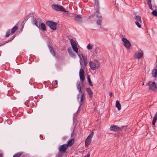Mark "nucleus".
I'll return each mask as SVG.
<instances>
[{"instance_id": "obj_50", "label": "nucleus", "mask_w": 157, "mask_h": 157, "mask_svg": "<svg viewBox=\"0 0 157 157\" xmlns=\"http://www.w3.org/2000/svg\"><path fill=\"white\" fill-rule=\"evenodd\" d=\"M116 1H115V4H116Z\"/></svg>"}, {"instance_id": "obj_16", "label": "nucleus", "mask_w": 157, "mask_h": 157, "mask_svg": "<svg viewBox=\"0 0 157 157\" xmlns=\"http://www.w3.org/2000/svg\"><path fill=\"white\" fill-rule=\"evenodd\" d=\"M152 74L153 77H156L157 76V69H153L152 71Z\"/></svg>"}, {"instance_id": "obj_13", "label": "nucleus", "mask_w": 157, "mask_h": 157, "mask_svg": "<svg viewBox=\"0 0 157 157\" xmlns=\"http://www.w3.org/2000/svg\"><path fill=\"white\" fill-rule=\"evenodd\" d=\"M81 82L79 81L77 82L76 83L77 88L80 92H81V88L83 86Z\"/></svg>"}, {"instance_id": "obj_30", "label": "nucleus", "mask_w": 157, "mask_h": 157, "mask_svg": "<svg viewBox=\"0 0 157 157\" xmlns=\"http://www.w3.org/2000/svg\"><path fill=\"white\" fill-rule=\"evenodd\" d=\"M10 34V29H9L7 30V31L6 32V37H8Z\"/></svg>"}, {"instance_id": "obj_20", "label": "nucleus", "mask_w": 157, "mask_h": 157, "mask_svg": "<svg viewBox=\"0 0 157 157\" xmlns=\"http://www.w3.org/2000/svg\"><path fill=\"white\" fill-rule=\"evenodd\" d=\"M143 56L141 52H138L135 55V56L138 59L140 58Z\"/></svg>"}, {"instance_id": "obj_53", "label": "nucleus", "mask_w": 157, "mask_h": 157, "mask_svg": "<svg viewBox=\"0 0 157 157\" xmlns=\"http://www.w3.org/2000/svg\"><path fill=\"white\" fill-rule=\"evenodd\" d=\"M156 67H157V65H156Z\"/></svg>"}, {"instance_id": "obj_52", "label": "nucleus", "mask_w": 157, "mask_h": 157, "mask_svg": "<svg viewBox=\"0 0 157 157\" xmlns=\"http://www.w3.org/2000/svg\"><path fill=\"white\" fill-rule=\"evenodd\" d=\"M123 127H124V126H122V127H121V128H123Z\"/></svg>"}, {"instance_id": "obj_26", "label": "nucleus", "mask_w": 157, "mask_h": 157, "mask_svg": "<svg viewBox=\"0 0 157 157\" xmlns=\"http://www.w3.org/2000/svg\"><path fill=\"white\" fill-rule=\"evenodd\" d=\"M68 51L69 54L71 56H73V53L71 48H69L68 49Z\"/></svg>"}, {"instance_id": "obj_42", "label": "nucleus", "mask_w": 157, "mask_h": 157, "mask_svg": "<svg viewBox=\"0 0 157 157\" xmlns=\"http://www.w3.org/2000/svg\"><path fill=\"white\" fill-rule=\"evenodd\" d=\"M84 61V63L85 65L86 66V64H87V61H86V60H85V61Z\"/></svg>"}, {"instance_id": "obj_36", "label": "nucleus", "mask_w": 157, "mask_h": 157, "mask_svg": "<svg viewBox=\"0 0 157 157\" xmlns=\"http://www.w3.org/2000/svg\"><path fill=\"white\" fill-rule=\"evenodd\" d=\"M78 56L79 57V58H80V65L82 66V61L81 59V58L79 55L78 54H77Z\"/></svg>"}, {"instance_id": "obj_47", "label": "nucleus", "mask_w": 157, "mask_h": 157, "mask_svg": "<svg viewBox=\"0 0 157 157\" xmlns=\"http://www.w3.org/2000/svg\"><path fill=\"white\" fill-rule=\"evenodd\" d=\"M147 2H151V0H147Z\"/></svg>"}, {"instance_id": "obj_5", "label": "nucleus", "mask_w": 157, "mask_h": 157, "mask_svg": "<svg viewBox=\"0 0 157 157\" xmlns=\"http://www.w3.org/2000/svg\"><path fill=\"white\" fill-rule=\"evenodd\" d=\"M94 135L93 132H92L87 137L85 141V147H87L91 143V139Z\"/></svg>"}, {"instance_id": "obj_11", "label": "nucleus", "mask_w": 157, "mask_h": 157, "mask_svg": "<svg viewBox=\"0 0 157 157\" xmlns=\"http://www.w3.org/2000/svg\"><path fill=\"white\" fill-rule=\"evenodd\" d=\"M33 22L34 23V24L39 29H40V26H39L38 25V22L39 23L40 22L41 20L39 18H37V19H36L34 17H33Z\"/></svg>"}, {"instance_id": "obj_32", "label": "nucleus", "mask_w": 157, "mask_h": 157, "mask_svg": "<svg viewBox=\"0 0 157 157\" xmlns=\"http://www.w3.org/2000/svg\"><path fill=\"white\" fill-rule=\"evenodd\" d=\"M135 24L139 28H140L141 27V25H140L139 21H136L135 22Z\"/></svg>"}, {"instance_id": "obj_19", "label": "nucleus", "mask_w": 157, "mask_h": 157, "mask_svg": "<svg viewBox=\"0 0 157 157\" xmlns=\"http://www.w3.org/2000/svg\"><path fill=\"white\" fill-rule=\"evenodd\" d=\"M40 27L41 29L44 31H45L46 30L45 25L44 23H41L40 24Z\"/></svg>"}, {"instance_id": "obj_21", "label": "nucleus", "mask_w": 157, "mask_h": 157, "mask_svg": "<svg viewBox=\"0 0 157 157\" xmlns=\"http://www.w3.org/2000/svg\"><path fill=\"white\" fill-rule=\"evenodd\" d=\"M18 29V27L16 26H14L11 29V33H14L15 31Z\"/></svg>"}, {"instance_id": "obj_45", "label": "nucleus", "mask_w": 157, "mask_h": 157, "mask_svg": "<svg viewBox=\"0 0 157 157\" xmlns=\"http://www.w3.org/2000/svg\"><path fill=\"white\" fill-rule=\"evenodd\" d=\"M55 82H56V85H57V84H58V82H57V80H55Z\"/></svg>"}, {"instance_id": "obj_51", "label": "nucleus", "mask_w": 157, "mask_h": 157, "mask_svg": "<svg viewBox=\"0 0 157 157\" xmlns=\"http://www.w3.org/2000/svg\"><path fill=\"white\" fill-rule=\"evenodd\" d=\"M73 134V133H72L71 134V135L72 136V134Z\"/></svg>"}, {"instance_id": "obj_28", "label": "nucleus", "mask_w": 157, "mask_h": 157, "mask_svg": "<svg viewBox=\"0 0 157 157\" xmlns=\"http://www.w3.org/2000/svg\"><path fill=\"white\" fill-rule=\"evenodd\" d=\"M147 4L149 6L150 9L151 10H153V9L152 8V5L151 4V2H147Z\"/></svg>"}, {"instance_id": "obj_37", "label": "nucleus", "mask_w": 157, "mask_h": 157, "mask_svg": "<svg viewBox=\"0 0 157 157\" xmlns=\"http://www.w3.org/2000/svg\"><path fill=\"white\" fill-rule=\"evenodd\" d=\"M78 56L79 57V58H80V65L82 66V61L81 59V58L79 55L78 54H77Z\"/></svg>"}, {"instance_id": "obj_9", "label": "nucleus", "mask_w": 157, "mask_h": 157, "mask_svg": "<svg viewBox=\"0 0 157 157\" xmlns=\"http://www.w3.org/2000/svg\"><path fill=\"white\" fill-rule=\"evenodd\" d=\"M74 20L75 21L78 23L82 22V17L81 15L75 14Z\"/></svg>"}, {"instance_id": "obj_23", "label": "nucleus", "mask_w": 157, "mask_h": 157, "mask_svg": "<svg viewBox=\"0 0 157 157\" xmlns=\"http://www.w3.org/2000/svg\"><path fill=\"white\" fill-rule=\"evenodd\" d=\"M79 76L81 80V83L82 84L83 83V81L85 79V76H84V75H79Z\"/></svg>"}, {"instance_id": "obj_18", "label": "nucleus", "mask_w": 157, "mask_h": 157, "mask_svg": "<svg viewBox=\"0 0 157 157\" xmlns=\"http://www.w3.org/2000/svg\"><path fill=\"white\" fill-rule=\"evenodd\" d=\"M74 139H72L68 141L67 144V145L68 147H70L72 145V144L74 143Z\"/></svg>"}, {"instance_id": "obj_22", "label": "nucleus", "mask_w": 157, "mask_h": 157, "mask_svg": "<svg viewBox=\"0 0 157 157\" xmlns=\"http://www.w3.org/2000/svg\"><path fill=\"white\" fill-rule=\"evenodd\" d=\"M135 19L136 20V21H139L141 23L142 22L141 17L140 16H136L135 17Z\"/></svg>"}, {"instance_id": "obj_27", "label": "nucleus", "mask_w": 157, "mask_h": 157, "mask_svg": "<svg viewBox=\"0 0 157 157\" xmlns=\"http://www.w3.org/2000/svg\"><path fill=\"white\" fill-rule=\"evenodd\" d=\"M84 72L83 68H82L80 69L79 71V75H84Z\"/></svg>"}, {"instance_id": "obj_7", "label": "nucleus", "mask_w": 157, "mask_h": 157, "mask_svg": "<svg viewBox=\"0 0 157 157\" xmlns=\"http://www.w3.org/2000/svg\"><path fill=\"white\" fill-rule=\"evenodd\" d=\"M70 42L73 50L76 53H78V48L77 47L76 43L72 39L71 40Z\"/></svg>"}, {"instance_id": "obj_17", "label": "nucleus", "mask_w": 157, "mask_h": 157, "mask_svg": "<svg viewBox=\"0 0 157 157\" xmlns=\"http://www.w3.org/2000/svg\"><path fill=\"white\" fill-rule=\"evenodd\" d=\"M116 107L117 108L118 110L121 109V105L118 101L117 100L116 102Z\"/></svg>"}, {"instance_id": "obj_15", "label": "nucleus", "mask_w": 157, "mask_h": 157, "mask_svg": "<svg viewBox=\"0 0 157 157\" xmlns=\"http://www.w3.org/2000/svg\"><path fill=\"white\" fill-rule=\"evenodd\" d=\"M85 99V97L84 95L83 94H81V98H80V107L81 106V105L83 104V101Z\"/></svg>"}, {"instance_id": "obj_10", "label": "nucleus", "mask_w": 157, "mask_h": 157, "mask_svg": "<svg viewBox=\"0 0 157 157\" xmlns=\"http://www.w3.org/2000/svg\"><path fill=\"white\" fill-rule=\"evenodd\" d=\"M110 130L114 132H118L120 131L121 128L116 125H113L110 127Z\"/></svg>"}, {"instance_id": "obj_35", "label": "nucleus", "mask_w": 157, "mask_h": 157, "mask_svg": "<svg viewBox=\"0 0 157 157\" xmlns=\"http://www.w3.org/2000/svg\"><path fill=\"white\" fill-rule=\"evenodd\" d=\"M82 56L84 61L86 60V57L85 54H82Z\"/></svg>"}, {"instance_id": "obj_46", "label": "nucleus", "mask_w": 157, "mask_h": 157, "mask_svg": "<svg viewBox=\"0 0 157 157\" xmlns=\"http://www.w3.org/2000/svg\"><path fill=\"white\" fill-rule=\"evenodd\" d=\"M5 44V43H4L3 44H2V43L1 44H0V46L2 45H3Z\"/></svg>"}, {"instance_id": "obj_34", "label": "nucleus", "mask_w": 157, "mask_h": 157, "mask_svg": "<svg viewBox=\"0 0 157 157\" xmlns=\"http://www.w3.org/2000/svg\"><path fill=\"white\" fill-rule=\"evenodd\" d=\"M101 21L100 19L97 20V23L98 25H101Z\"/></svg>"}, {"instance_id": "obj_33", "label": "nucleus", "mask_w": 157, "mask_h": 157, "mask_svg": "<svg viewBox=\"0 0 157 157\" xmlns=\"http://www.w3.org/2000/svg\"><path fill=\"white\" fill-rule=\"evenodd\" d=\"M87 48L89 50H91L92 49V46L90 44H89L87 46Z\"/></svg>"}, {"instance_id": "obj_12", "label": "nucleus", "mask_w": 157, "mask_h": 157, "mask_svg": "<svg viewBox=\"0 0 157 157\" xmlns=\"http://www.w3.org/2000/svg\"><path fill=\"white\" fill-rule=\"evenodd\" d=\"M86 90L90 98H92L93 97V93L91 89L90 88H87Z\"/></svg>"}, {"instance_id": "obj_29", "label": "nucleus", "mask_w": 157, "mask_h": 157, "mask_svg": "<svg viewBox=\"0 0 157 157\" xmlns=\"http://www.w3.org/2000/svg\"><path fill=\"white\" fill-rule=\"evenodd\" d=\"M151 13L154 16H157V11L155 10H153L151 12Z\"/></svg>"}, {"instance_id": "obj_49", "label": "nucleus", "mask_w": 157, "mask_h": 157, "mask_svg": "<svg viewBox=\"0 0 157 157\" xmlns=\"http://www.w3.org/2000/svg\"><path fill=\"white\" fill-rule=\"evenodd\" d=\"M143 86L144 85V83H143L142 85Z\"/></svg>"}, {"instance_id": "obj_6", "label": "nucleus", "mask_w": 157, "mask_h": 157, "mask_svg": "<svg viewBox=\"0 0 157 157\" xmlns=\"http://www.w3.org/2000/svg\"><path fill=\"white\" fill-rule=\"evenodd\" d=\"M122 40L124 46L128 49H129L131 46L130 42L125 38H122Z\"/></svg>"}, {"instance_id": "obj_48", "label": "nucleus", "mask_w": 157, "mask_h": 157, "mask_svg": "<svg viewBox=\"0 0 157 157\" xmlns=\"http://www.w3.org/2000/svg\"><path fill=\"white\" fill-rule=\"evenodd\" d=\"M97 5H98V0H97Z\"/></svg>"}, {"instance_id": "obj_3", "label": "nucleus", "mask_w": 157, "mask_h": 157, "mask_svg": "<svg viewBox=\"0 0 157 157\" xmlns=\"http://www.w3.org/2000/svg\"><path fill=\"white\" fill-rule=\"evenodd\" d=\"M51 7L52 9L57 11L68 12V11L66 10L63 7L61 6L58 5L53 4L52 5Z\"/></svg>"}, {"instance_id": "obj_39", "label": "nucleus", "mask_w": 157, "mask_h": 157, "mask_svg": "<svg viewBox=\"0 0 157 157\" xmlns=\"http://www.w3.org/2000/svg\"><path fill=\"white\" fill-rule=\"evenodd\" d=\"M96 13H98V14H97V16L99 18L101 17V16L100 13H98L97 11H96Z\"/></svg>"}, {"instance_id": "obj_43", "label": "nucleus", "mask_w": 157, "mask_h": 157, "mask_svg": "<svg viewBox=\"0 0 157 157\" xmlns=\"http://www.w3.org/2000/svg\"><path fill=\"white\" fill-rule=\"evenodd\" d=\"M109 95L110 96H112V93L111 92H110L109 93Z\"/></svg>"}, {"instance_id": "obj_4", "label": "nucleus", "mask_w": 157, "mask_h": 157, "mask_svg": "<svg viewBox=\"0 0 157 157\" xmlns=\"http://www.w3.org/2000/svg\"><path fill=\"white\" fill-rule=\"evenodd\" d=\"M46 25L48 26L52 29L55 30L56 29L57 23L51 21H48L46 22Z\"/></svg>"}, {"instance_id": "obj_1", "label": "nucleus", "mask_w": 157, "mask_h": 157, "mask_svg": "<svg viewBox=\"0 0 157 157\" xmlns=\"http://www.w3.org/2000/svg\"><path fill=\"white\" fill-rule=\"evenodd\" d=\"M148 86L149 89L152 91L155 92L157 90V86L155 82L149 81L146 84Z\"/></svg>"}, {"instance_id": "obj_44", "label": "nucleus", "mask_w": 157, "mask_h": 157, "mask_svg": "<svg viewBox=\"0 0 157 157\" xmlns=\"http://www.w3.org/2000/svg\"><path fill=\"white\" fill-rule=\"evenodd\" d=\"M0 157H3V155L2 153H0Z\"/></svg>"}, {"instance_id": "obj_2", "label": "nucleus", "mask_w": 157, "mask_h": 157, "mask_svg": "<svg viewBox=\"0 0 157 157\" xmlns=\"http://www.w3.org/2000/svg\"><path fill=\"white\" fill-rule=\"evenodd\" d=\"M90 66L92 69L95 70L98 69L99 67V63L97 60H95L94 62L90 61Z\"/></svg>"}, {"instance_id": "obj_31", "label": "nucleus", "mask_w": 157, "mask_h": 157, "mask_svg": "<svg viewBox=\"0 0 157 157\" xmlns=\"http://www.w3.org/2000/svg\"><path fill=\"white\" fill-rule=\"evenodd\" d=\"M63 153L61 152H59L58 153L56 157H63Z\"/></svg>"}, {"instance_id": "obj_14", "label": "nucleus", "mask_w": 157, "mask_h": 157, "mask_svg": "<svg viewBox=\"0 0 157 157\" xmlns=\"http://www.w3.org/2000/svg\"><path fill=\"white\" fill-rule=\"evenodd\" d=\"M48 48L50 52L51 53L52 55L53 56H55L56 55V53L54 51V49L50 45L48 46Z\"/></svg>"}, {"instance_id": "obj_40", "label": "nucleus", "mask_w": 157, "mask_h": 157, "mask_svg": "<svg viewBox=\"0 0 157 157\" xmlns=\"http://www.w3.org/2000/svg\"><path fill=\"white\" fill-rule=\"evenodd\" d=\"M153 119L157 120V112L155 114V116L153 117Z\"/></svg>"}, {"instance_id": "obj_8", "label": "nucleus", "mask_w": 157, "mask_h": 157, "mask_svg": "<svg viewBox=\"0 0 157 157\" xmlns=\"http://www.w3.org/2000/svg\"><path fill=\"white\" fill-rule=\"evenodd\" d=\"M67 145L66 144H64L61 145H60L59 148V151L63 152H65L68 147Z\"/></svg>"}, {"instance_id": "obj_24", "label": "nucleus", "mask_w": 157, "mask_h": 157, "mask_svg": "<svg viewBox=\"0 0 157 157\" xmlns=\"http://www.w3.org/2000/svg\"><path fill=\"white\" fill-rule=\"evenodd\" d=\"M23 154V152H20L15 154L13 157H19Z\"/></svg>"}, {"instance_id": "obj_41", "label": "nucleus", "mask_w": 157, "mask_h": 157, "mask_svg": "<svg viewBox=\"0 0 157 157\" xmlns=\"http://www.w3.org/2000/svg\"><path fill=\"white\" fill-rule=\"evenodd\" d=\"M14 38V37H13L10 40H8L5 43V44L6 43H7L10 41H11L12 40H13V39Z\"/></svg>"}, {"instance_id": "obj_25", "label": "nucleus", "mask_w": 157, "mask_h": 157, "mask_svg": "<svg viewBox=\"0 0 157 157\" xmlns=\"http://www.w3.org/2000/svg\"><path fill=\"white\" fill-rule=\"evenodd\" d=\"M87 78L88 80V82L90 85L91 86H92L93 85L92 82L91 81L90 76H88L87 77Z\"/></svg>"}, {"instance_id": "obj_38", "label": "nucleus", "mask_w": 157, "mask_h": 157, "mask_svg": "<svg viewBox=\"0 0 157 157\" xmlns=\"http://www.w3.org/2000/svg\"><path fill=\"white\" fill-rule=\"evenodd\" d=\"M156 121V120H155V119H153L152 121V124L153 125H155Z\"/></svg>"}]
</instances>
